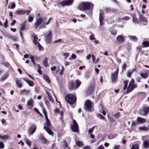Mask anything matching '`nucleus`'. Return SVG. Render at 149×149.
I'll return each instance as SVG.
<instances>
[{
    "instance_id": "f8f14e48",
    "label": "nucleus",
    "mask_w": 149,
    "mask_h": 149,
    "mask_svg": "<svg viewBox=\"0 0 149 149\" xmlns=\"http://www.w3.org/2000/svg\"><path fill=\"white\" fill-rule=\"evenodd\" d=\"M139 20L140 23L144 25H146L147 24V20L143 15H140Z\"/></svg>"
},
{
    "instance_id": "c756f323",
    "label": "nucleus",
    "mask_w": 149,
    "mask_h": 149,
    "mask_svg": "<svg viewBox=\"0 0 149 149\" xmlns=\"http://www.w3.org/2000/svg\"><path fill=\"white\" fill-rule=\"evenodd\" d=\"M139 146L138 144H133L131 147V149H139Z\"/></svg>"
},
{
    "instance_id": "20e7f679",
    "label": "nucleus",
    "mask_w": 149,
    "mask_h": 149,
    "mask_svg": "<svg viewBox=\"0 0 149 149\" xmlns=\"http://www.w3.org/2000/svg\"><path fill=\"white\" fill-rule=\"evenodd\" d=\"M65 100L66 101L72 105V106L73 107H74L76 98L74 95L72 94H68L65 96Z\"/></svg>"
},
{
    "instance_id": "5701e85b",
    "label": "nucleus",
    "mask_w": 149,
    "mask_h": 149,
    "mask_svg": "<svg viewBox=\"0 0 149 149\" xmlns=\"http://www.w3.org/2000/svg\"><path fill=\"white\" fill-rule=\"evenodd\" d=\"M132 21L135 24H137L139 22V20L136 17L134 16H132Z\"/></svg>"
},
{
    "instance_id": "f257e3e1",
    "label": "nucleus",
    "mask_w": 149,
    "mask_h": 149,
    "mask_svg": "<svg viewBox=\"0 0 149 149\" xmlns=\"http://www.w3.org/2000/svg\"><path fill=\"white\" fill-rule=\"evenodd\" d=\"M42 109L46 120V123L44 125V129L46 130L49 134L52 135L53 134V133L50 129V128L52 127V125L49 120L48 118L46 110L44 108H42Z\"/></svg>"
},
{
    "instance_id": "de8ad7c7",
    "label": "nucleus",
    "mask_w": 149,
    "mask_h": 149,
    "mask_svg": "<svg viewBox=\"0 0 149 149\" xmlns=\"http://www.w3.org/2000/svg\"><path fill=\"white\" fill-rule=\"evenodd\" d=\"M120 148V145H115L114 147L113 148V149H119Z\"/></svg>"
},
{
    "instance_id": "b1692460",
    "label": "nucleus",
    "mask_w": 149,
    "mask_h": 149,
    "mask_svg": "<svg viewBox=\"0 0 149 149\" xmlns=\"http://www.w3.org/2000/svg\"><path fill=\"white\" fill-rule=\"evenodd\" d=\"M93 90V87L89 88L86 91V93L88 95H90L92 93Z\"/></svg>"
},
{
    "instance_id": "a878e982",
    "label": "nucleus",
    "mask_w": 149,
    "mask_h": 149,
    "mask_svg": "<svg viewBox=\"0 0 149 149\" xmlns=\"http://www.w3.org/2000/svg\"><path fill=\"white\" fill-rule=\"evenodd\" d=\"M129 38L131 40L133 41H136L137 40V38L134 36H130Z\"/></svg>"
},
{
    "instance_id": "79ce46f5",
    "label": "nucleus",
    "mask_w": 149,
    "mask_h": 149,
    "mask_svg": "<svg viewBox=\"0 0 149 149\" xmlns=\"http://www.w3.org/2000/svg\"><path fill=\"white\" fill-rule=\"evenodd\" d=\"M97 117L99 118L100 119H104V117L102 115L100 114H97Z\"/></svg>"
},
{
    "instance_id": "49530a36",
    "label": "nucleus",
    "mask_w": 149,
    "mask_h": 149,
    "mask_svg": "<svg viewBox=\"0 0 149 149\" xmlns=\"http://www.w3.org/2000/svg\"><path fill=\"white\" fill-rule=\"evenodd\" d=\"M130 18L127 16H125L123 18H122L121 19V21H123V20H128Z\"/></svg>"
},
{
    "instance_id": "473e14b6",
    "label": "nucleus",
    "mask_w": 149,
    "mask_h": 149,
    "mask_svg": "<svg viewBox=\"0 0 149 149\" xmlns=\"http://www.w3.org/2000/svg\"><path fill=\"white\" fill-rule=\"evenodd\" d=\"M144 47H147L149 46V41H143L142 43Z\"/></svg>"
},
{
    "instance_id": "423d86ee",
    "label": "nucleus",
    "mask_w": 149,
    "mask_h": 149,
    "mask_svg": "<svg viewBox=\"0 0 149 149\" xmlns=\"http://www.w3.org/2000/svg\"><path fill=\"white\" fill-rule=\"evenodd\" d=\"M134 82V80L132 79L127 87V90L126 92L127 93H129L131 90H133L134 88L136 87V85L135 84Z\"/></svg>"
},
{
    "instance_id": "f3484780",
    "label": "nucleus",
    "mask_w": 149,
    "mask_h": 149,
    "mask_svg": "<svg viewBox=\"0 0 149 149\" xmlns=\"http://www.w3.org/2000/svg\"><path fill=\"white\" fill-rule=\"evenodd\" d=\"M23 79L29 84V86L32 87L34 86V83L32 81L27 80L25 78H23Z\"/></svg>"
},
{
    "instance_id": "680f3d73",
    "label": "nucleus",
    "mask_w": 149,
    "mask_h": 149,
    "mask_svg": "<svg viewBox=\"0 0 149 149\" xmlns=\"http://www.w3.org/2000/svg\"><path fill=\"white\" fill-rule=\"evenodd\" d=\"M71 57L72 58L74 59L76 58L77 56L75 54H72L71 55Z\"/></svg>"
},
{
    "instance_id": "e2e57ef3",
    "label": "nucleus",
    "mask_w": 149,
    "mask_h": 149,
    "mask_svg": "<svg viewBox=\"0 0 149 149\" xmlns=\"http://www.w3.org/2000/svg\"><path fill=\"white\" fill-rule=\"evenodd\" d=\"M108 118L110 121L111 122H113L114 120H113V118H112V117H109L108 116Z\"/></svg>"
},
{
    "instance_id": "13d9d810",
    "label": "nucleus",
    "mask_w": 149,
    "mask_h": 149,
    "mask_svg": "<svg viewBox=\"0 0 149 149\" xmlns=\"http://www.w3.org/2000/svg\"><path fill=\"white\" fill-rule=\"evenodd\" d=\"M15 7V3H12L11 6V8L12 9H14Z\"/></svg>"
},
{
    "instance_id": "9d476101",
    "label": "nucleus",
    "mask_w": 149,
    "mask_h": 149,
    "mask_svg": "<svg viewBox=\"0 0 149 149\" xmlns=\"http://www.w3.org/2000/svg\"><path fill=\"white\" fill-rule=\"evenodd\" d=\"M91 107L92 103L91 102L90 100H87L85 103V109L88 111H91Z\"/></svg>"
},
{
    "instance_id": "bb28decb",
    "label": "nucleus",
    "mask_w": 149,
    "mask_h": 149,
    "mask_svg": "<svg viewBox=\"0 0 149 149\" xmlns=\"http://www.w3.org/2000/svg\"><path fill=\"white\" fill-rule=\"evenodd\" d=\"M38 38L36 36H34L33 38V43L35 45H37L39 42L37 41Z\"/></svg>"
},
{
    "instance_id": "bf43d9fd",
    "label": "nucleus",
    "mask_w": 149,
    "mask_h": 149,
    "mask_svg": "<svg viewBox=\"0 0 149 149\" xmlns=\"http://www.w3.org/2000/svg\"><path fill=\"white\" fill-rule=\"evenodd\" d=\"M54 112L55 113L58 114L59 112V109L57 108L56 109L54 110Z\"/></svg>"
},
{
    "instance_id": "7c9ffc66",
    "label": "nucleus",
    "mask_w": 149,
    "mask_h": 149,
    "mask_svg": "<svg viewBox=\"0 0 149 149\" xmlns=\"http://www.w3.org/2000/svg\"><path fill=\"white\" fill-rule=\"evenodd\" d=\"M9 38L10 39H12L13 41H16L17 39V37L16 36H9Z\"/></svg>"
},
{
    "instance_id": "69168bd1",
    "label": "nucleus",
    "mask_w": 149,
    "mask_h": 149,
    "mask_svg": "<svg viewBox=\"0 0 149 149\" xmlns=\"http://www.w3.org/2000/svg\"><path fill=\"white\" fill-rule=\"evenodd\" d=\"M92 59H93V61L95 63L96 61H95V56L93 55H92Z\"/></svg>"
},
{
    "instance_id": "ddd939ff",
    "label": "nucleus",
    "mask_w": 149,
    "mask_h": 149,
    "mask_svg": "<svg viewBox=\"0 0 149 149\" xmlns=\"http://www.w3.org/2000/svg\"><path fill=\"white\" fill-rule=\"evenodd\" d=\"M36 126L35 125H32L29 129L28 132L29 134H32L35 132Z\"/></svg>"
},
{
    "instance_id": "a211bd4d",
    "label": "nucleus",
    "mask_w": 149,
    "mask_h": 149,
    "mask_svg": "<svg viewBox=\"0 0 149 149\" xmlns=\"http://www.w3.org/2000/svg\"><path fill=\"white\" fill-rule=\"evenodd\" d=\"M15 81L17 86L19 88H22V84L21 81L19 80L17 78H16L15 79Z\"/></svg>"
},
{
    "instance_id": "ea45409f",
    "label": "nucleus",
    "mask_w": 149,
    "mask_h": 149,
    "mask_svg": "<svg viewBox=\"0 0 149 149\" xmlns=\"http://www.w3.org/2000/svg\"><path fill=\"white\" fill-rule=\"evenodd\" d=\"M25 142L29 146H31V143L29 140L27 139H25Z\"/></svg>"
},
{
    "instance_id": "603ef678",
    "label": "nucleus",
    "mask_w": 149,
    "mask_h": 149,
    "mask_svg": "<svg viewBox=\"0 0 149 149\" xmlns=\"http://www.w3.org/2000/svg\"><path fill=\"white\" fill-rule=\"evenodd\" d=\"M8 22L7 20H6L4 24V27L6 28L8 26Z\"/></svg>"
},
{
    "instance_id": "e433bc0d",
    "label": "nucleus",
    "mask_w": 149,
    "mask_h": 149,
    "mask_svg": "<svg viewBox=\"0 0 149 149\" xmlns=\"http://www.w3.org/2000/svg\"><path fill=\"white\" fill-rule=\"evenodd\" d=\"M0 138L3 140H6L8 139L9 138V136L8 135H5L3 136H1Z\"/></svg>"
},
{
    "instance_id": "1a4fd4ad",
    "label": "nucleus",
    "mask_w": 149,
    "mask_h": 149,
    "mask_svg": "<svg viewBox=\"0 0 149 149\" xmlns=\"http://www.w3.org/2000/svg\"><path fill=\"white\" fill-rule=\"evenodd\" d=\"M73 124L72 125L71 128L74 132H77L79 131V127L78 124L75 120H73Z\"/></svg>"
},
{
    "instance_id": "052dcab7",
    "label": "nucleus",
    "mask_w": 149,
    "mask_h": 149,
    "mask_svg": "<svg viewBox=\"0 0 149 149\" xmlns=\"http://www.w3.org/2000/svg\"><path fill=\"white\" fill-rule=\"evenodd\" d=\"M16 23V21L14 19L13 20V22L12 23H11L10 25L12 26L13 25H14L15 24V23Z\"/></svg>"
},
{
    "instance_id": "4468645a",
    "label": "nucleus",
    "mask_w": 149,
    "mask_h": 149,
    "mask_svg": "<svg viewBox=\"0 0 149 149\" xmlns=\"http://www.w3.org/2000/svg\"><path fill=\"white\" fill-rule=\"evenodd\" d=\"M136 121L137 123L139 124L143 123L146 122V120L145 118L141 117H138L137 118Z\"/></svg>"
},
{
    "instance_id": "393cba45",
    "label": "nucleus",
    "mask_w": 149,
    "mask_h": 149,
    "mask_svg": "<svg viewBox=\"0 0 149 149\" xmlns=\"http://www.w3.org/2000/svg\"><path fill=\"white\" fill-rule=\"evenodd\" d=\"M48 60V58H45L44 60L43 64L45 67H47L49 66V64L47 62Z\"/></svg>"
},
{
    "instance_id": "c9c22d12",
    "label": "nucleus",
    "mask_w": 149,
    "mask_h": 149,
    "mask_svg": "<svg viewBox=\"0 0 149 149\" xmlns=\"http://www.w3.org/2000/svg\"><path fill=\"white\" fill-rule=\"evenodd\" d=\"M139 129L140 130H142L145 131H147L148 130V128L145 126L139 127Z\"/></svg>"
},
{
    "instance_id": "2eb2a0df",
    "label": "nucleus",
    "mask_w": 149,
    "mask_h": 149,
    "mask_svg": "<svg viewBox=\"0 0 149 149\" xmlns=\"http://www.w3.org/2000/svg\"><path fill=\"white\" fill-rule=\"evenodd\" d=\"M143 111H144V112L141 113V116H145L148 113L149 111V107H145L143 108Z\"/></svg>"
},
{
    "instance_id": "a18cd8bd",
    "label": "nucleus",
    "mask_w": 149,
    "mask_h": 149,
    "mask_svg": "<svg viewBox=\"0 0 149 149\" xmlns=\"http://www.w3.org/2000/svg\"><path fill=\"white\" fill-rule=\"evenodd\" d=\"M64 70V68L63 66H62V69L61 71L59 73V74L60 75H62L63 74V72Z\"/></svg>"
},
{
    "instance_id": "c03bdc74",
    "label": "nucleus",
    "mask_w": 149,
    "mask_h": 149,
    "mask_svg": "<svg viewBox=\"0 0 149 149\" xmlns=\"http://www.w3.org/2000/svg\"><path fill=\"white\" fill-rule=\"evenodd\" d=\"M8 76V75L7 74L1 77V80L2 81H4L7 78Z\"/></svg>"
},
{
    "instance_id": "6e6552de",
    "label": "nucleus",
    "mask_w": 149,
    "mask_h": 149,
    "mask_svg": "<svg viewBox=\"0 0 149 149\" xmlns=\"http://www.w3.org/2000/svg\"><path fill=\"white\" fill-rule=\"evenodd\" d=\"M73 0H63L60 2V4L63 6H70L72 5L73 3Z\"/></svg>"
},
{
    "instance_id": "dca6fc26",
    "label": "nucleus",
    "mask_w": 149,
    "mask_h": 149,
    "mask_svg": "<svg viewBox=\"0 0 149 149\" xmlns=\"http://www.w3.org/2000/svg\"><path fill=\"white\" fill-rule=\"evenodd\" d=\"M116 39L120 43H123L124 40V37L122 35H119L116 38Z\"/></svg>"
},
{
    "instance_id": "cd10ccee",
    "label": "nucleus",
    "mask_w": 149,
    "mask_h": 149,
    "mask_svg": "<svg viewBox=\"0 0 149 149\" xmlns=\"http://www.w3.org/2000/svg\"><path fill=\"white\" fill-rule=\"evenodd\" d=\"M77 145L78 146L82 147L84 146V144L82 141H76Z\"/></svg>"
},
{
    "instance_id": "37998d69",
    "label": "nucleus",
    "mask_w": 149,
    "mask_h": 149,
    "mask_svg": "<svg viewBox=\"0 0 149 149\" xmlns=\"http://www.w3.org/2000/svg\"><path fill=\"white\" fill-rule=\"evenodd\" d=\"M69 54L68 53H64L63 54V56L64 57V58L66 59L68 56Z\"/></svg>"
},
{
    "instance_id": "39448f33",
    "label": "nucleus",
    "mask_w": 149,
    "mask_h": 149,
    "mask_svg": "<svg viewBox=\"0 0 149 149\" xmlns=\"http://www.w3.org/2000/svg\"><path fill=\"white\" fill-rule=\"evenodd\" d=\"M44 39L47 44H49L52 41V31L49 30L44 35Z\"/></svg>"
},
{
    "instance_id": "338daca9",
    "label": "nucleus",
    "mask_w": 149,
    "mask_h": 149,
    "mask_svg": "<svg viewBox=\"0 0 149 149\" xmlns=\"http://www.w3.org/2000/svg\"><path fill=\"white\" fill-rule=\"evenodd\" d=\"M128 81H127V80H126V81H124V86H127V83H128Z\"/></svg>"
},
{
    "instance_id": "a19ab883",
    "label": "nucleus",
    "mask_w": 149,
    "mask_h": 149,
    "mask_svg": "<svg viewBox=\"0 0 149 149\" xmlns=\"http://www.w3.org/2000/svg\"><path fill=\"white\" fill-rule=\"evenodd\" d=\"M89 39L91 40H95V35L93 34L91 35L89 37Z\"/></svg>"
},
{
    "instance_id": "4d7b16f0",
    "label": "nucleus",
    "mask_w": 149,
    "mask_h": 149,
    "mask_svg": "<svg viewBox=\"0 0 149 149\" xmlns=\"http://www.w3.org/2000/svg\"><path fill=\"white\" fill-rule=\"evenodd\" d=\"M33 18L32 17H29V21L30 22H32L33 20Z\"/></svg>"
},
{
    "instance_id": "f704fd0d",
    "label": "nucleus",
    "mask_w": 149,
    "mask_h": 149,
    "mask_svg": "<svg viewBox=\"0 0 149 149\" xmlns=\"http://www.w3.org/2000/svg\"><path fill=\"white\" fill-rule=\"evenodd\" d=\"M43 77L44 79L46 81V82L48 83H50V81L49 77L47 76L44 75L43 76Z\"/></svg>"
},
{
    "instance_id": "72a5a7b5",
    "label": "nucleus",
    "mask_w": 149,
    "mask_h": 149,
    "mask_svg": "<svg viewBox=\"0 0 149 149\" xmlns=\"http://www.w3.org/2000/svg\"><path fill=\"white\" fill-rule=\"evenodd\" d=\"M140 75L143 79H146L148 77V74L147 73L141 74Z\"/></svg>"
},
{
    "instance_id": "6ab92c4d",
    "label": "nucleus",
    "mask_w": 149,
    "mask_h": 149,
    "mask_svg": "<svg viewBox=\"0 0 149 149\" xmlns=\"http://www.w3.org/2000/svg\"><path fill=\"white\" fill-rule=\"evenodd\" d=\"M143 146L144 148H147L149 147V140H146L143 142Z\"/></svg>"
},
{
    "instance_id": "5fc2aeb1",
    "label": "nucleus",
    "mask_w": 149,
    "mask_h": 149,
    "mask_svg": "<svg viewBox=\"0 0 149 149\" xmlns=\"http://www.w3.org/2000/svg\"><path fill=\"white\" fill-rule=\"evenodd\" d=\"M34 111H36L37 113L40 114V115H42V114L36 108L34 109Z\"/></svg>"
},
{
    "instance_id": "864d4df0",
    "label": "nucleus",
    "mask_w": 149,
    "mask_h": 149,
    "mask_svg": "<svg viewBox=\"0 0 149 149\" xmlns=\"http://www.w3.org/2000/svg\"><path fill=\"white\" fill-rule=\"evenodd\" d=\"M37 45H38V48L40 50H42L43 49V47H42V46H41L39 43H38Z\"/></svg>"
},
{
    "instance_id": "9b49d317",
    "label": "nucleus",
    "mask_w": 149,
    "mask_h": 149,
    "mask_svg": "<svg viewBox=\"0 0 149 149\" xmlns=\"http://www.w3.org/2000/svg\"><path fill=\"white\" fill-rule=\"evenodd\" d=\"M118 71V68H117L116 70L114 73L111 74V79L112 81L113 82H115L117 78Z\"/></svg>"
},
{
    "instance_id": "6e6d98bb",
    "label": "nucleus",
    "mask_w": 149,
    "mask_h": 149,
    "mask_svg": "<svg viewBox=\"0 0 149 149\" xmlns=\"http://www.w3.org/2000/svg\"><path fill=\"white\" fill-rule=\"evenodd\" d=\"M83 149H91V147L89 146H85L83 147Z\"/></svg>"
},
{
    "instance_id": "f03ea898",
    "label": "nucleus",
    "mask_w": 149,
    "mask_h": 149,
    "mask_svg": "<svg viewBox=\"0 0 149 149\" xmlns=\"http://www.w3.org/2000/svg\"><path fill=\"white\" fill-rule=\"evenodd\" d=\"M47 17H40L37 20L34 24V27L37 28L39 26L40 29L46 28L45 22L47 20Z\"/></svg>"
},
{
    "instance_id": "aec40b11",
    "label": "nucleus",
    "mask_w": 149,
    "mask_h": 149,
    "mask_svg": "<svg viewBox=\"0 0 149 149\" xmlns=\"http://www.w3.org/2000/svg\"><path fill=\"white\" fill-rule=\"evenodd\" d=\"M20 92L21 94L28 95L29 94H30V90H26L24 89L21 90Z\"/></svg>"
},
{
    "instance_id": "2f4dec72",
    "label": "nucleus",
    "mask_w": 149,
    "mask_h": 149,
    "mask_svg": "<svg viewBox=\"0 0 149 149\" xmlns=\"http://www.w3.org/2000/svg\"><path fill=\"white\" fill-rule=\"evenodd\" d=\"M116 136V135L115 134H109L108 136V138L110 139H112L115 138Z\"/></svg>"
},
{
    "instance_id": "4c0bfd02",
    "label": "nucleus",
    "mask_w": 149,
    "mask_h": 149,
    "mask_svg": "<svg viewBox=\"0 0 149 149\" xmlns=\"http://www.w3.org/2000/svg\"><path fill=\"white\" fill-rule=\"evenodd\" d=\"M104 17V15L101 12H100V14L99 16L100 21L103 20V19Z\"/></svg>"
},
{
    "instance_id": "09e8293b",
    "label": "nucleus",
    "mask_w": 149,
    "mask_h": 149,
    "mask_svg": "<svg viewBox=\"0 0 149 149\" xmlns=\"http://www.w3.org/2000/svg\"><path fill=\"white\" fill-rule=\"evenodd\" d=\"M4 147V146L3 142H0V149H3Z\"/></svg>"
},
{
    "instance_id": "7ed1b4c3",
    "label": "nucleus",
    "mask_w": 149,
    "mask_h": 149,
    "mask_svg": "<svg viewBox=\"0 0 149 149\" xmlns=\"http://www.w3.org/2000/svg\"><path fill=\"white\" fill-rule=\"evenodd\" d=\"M93 6V5L90 2H82L79 5L78 9L81 11H84L90 10Z\"/></svg>"
},
{
    "instance_id": "58836bf2",
    "label": "nucleus",
    "mask_w": 149,
    "mask_h": 149,
    "mask_svg": "<svg viewBox=\"0 0 149 149\" xmlns=\"http://www.w3.org/2000/svg\"><path fill=\"white\" fill-rule=\"evenodd\" d=\"M95 126H93L92 128L90 129L88 131V133L90 134H92V133L93 132L94 130L95 129Z\"/></svg>"
},
{
    "instance_id": "774afa93",
    "label": "nucleus",
    "mask_w": 149,
    "mask_h": 149,
    "mask_svg": "<svg viewBox=\"0 0 149 149\" xmlns=\"http://www.w3.org/2000/svg\"><path fill=\"white\" fill-rule=\"evenodd\" d=\"M126 68V65L125 63L124 64L122 65L123 69H125Z\"/></svg>"
},
{
    "instance_id": "8fccbe9b",
    "label": "nucleus",
    "mask_w": 149,
    "mask_h": 149,
    "mask_svg": "<svg viewBox=\"0 0 149 149\" xmlns=\"http://www.w3.org/2000/svg\"><path fill=\"white\" fill-rule=\"evenodd\" d=\"M26 29V27L25 25L22 24V27H21V29L22 31H24Z\"/></svg>"
},
{
    "instance_id": "0eeeda50",
    "label": "nucleus",
    "mask_w": 149,
    "mask_h": 149,
    "mask_svg": "<svg viewBox=\"0 0 149 149\" xmlns=\"http://www.w3.org/2000/svg\"><path fill=\"white\" fill-rule=\"evenodd\" d=\"M80 81L76 80L75 82L73 81H71L70 82V89L71 90L72 89L77 88L81 84Z\"/></svg>"
},
{
    "instance_id": "3c124183",
    "label": "nucleus",
    "mask_w": 149,
    "mask_h": 149,
    "mask_svg": "<svg viewBox=\"0 0 149 149\" xmlns=\"http://www.w3.org/2000/svg\"><path fill=\"white\" fill-rule=\"evenodd\" d=\"M120 113L119 112L117 113L116 114H115L114 115V117L117 118L118 119L119 118V116H120Z\"/></svg>"
},
{
    "instance_id": "c85d7f7f",
    "label": "nucleus",
    "mask_w": 149,
    "mask_h": 149,
    "mask_svg": "<svg viewBox=\"0 0 149 149\" xmlns=\"http://www.w3.org/2000/svg\"><path fill=\"white\" fill-rule=\"evenodd\" d=\"M33 103V100L32 99H30L27 102V104L28 106H31L32 105Z\"/></svg>"
},
{
    "instance_id": "0e129e2a",
    "label": "nucleus",
    "mask_w": 149,
    "mask_h": 149,
    "mask_svg": "<svg viewBox=\"0 0 149 149\" xmlns=\"http://www.w3.org/2000/svg\"><path fill=\"white\" fill-rule=\"evenodd\" d=\"M91 54H89V55H88L86 56L87 59L88 60H89L91 58Z\"/></svg>"
},
{
    "instance_id": "412c9836",
    "label": "nucleus",
    "mask_w": 149,
    "mask_h": 149,
    "mask_svg": "<svg viewBox=\"0 0 149 149\" xmlns=\"http://www.w3.org/2000/svg\"><path fill=\"white\" fill-rule=\"evenodd\" d=\"M15 13L17 15H23L25 13V10H18L15 11Z\"/></svg>"
},
{
    "instance_id": "4be33fe9",
    "label": "nucleus",
    "mask_w": 149,
    "mask_h": 149,
    "mask_svg": "<svg viewBox=\"0 0 149 149\" xmlns=\"http://www.w3.org/2000/svg\"><path fill=\"white\" fill-rule=\"evenodd\" d=\"M134 69H131L127 72V76L128 77L130 78L131 77V74L134 71Z\"/></svg>"
}]
</instances>
